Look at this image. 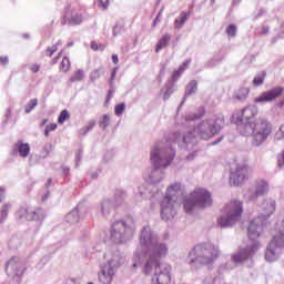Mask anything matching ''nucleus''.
<instances>
[{
	"label": "nucleus",
	"instance_id": "1",
	"mask_svg": "<svg viewBox=\"0 0 284 284\" xmlns=\"http://www.w3.org/2000/svg\"><path fill=\"white\" fill-rule=\"evenodd\" d=\"M140 245L133 255V267H141L144 263V272L150 274L152 266L155 267L159 258L168 256V244L159 240V234L152 231L150 225L144 226L140 233Z\"/></svg>",
	"mask_w": 284,
	"mask_h": 284
},
{
	"label": "nucleus",
	"instance_id": "2",
	"mask_svg": "<svg viewBox=\"0 0 284 284\" xmlns=\"http://www.w3.org/2000/svg\"><path fill=\"white\" fill-rule=\"evenodd\" d=\"M225 125L223 115H217L215 120H203L200 122L194 130L187 129L186 131H178L169 135V140L173 145H179L183 150H192L197 143L196 135L203 141H207L219 134Z\"/></svg>",
	"mask_w": 284,
	"mask_h": 284
},
{
	"label": "nucleus",
	"instance_id": "3",
	"mask_svg": "<svg viewBox=\"0 0 284 284\" xmlns=\"http://www.w3.org/2000/svg\"><path fill=\"white\" fill-rule=\"evenodd\" d=\"M256 114H258V106L256 104L248 105L242 110L236 124L240 128V134L242 136H253V145L258 146L267 141V136L272 134V124L263 118L254 121Z\"/></svg>",
	"mask_w": 284,
	"mask_h": 284
},
{
	"label": "nucleus",
	"instance_id": "4",
	"mask_svg": "<svg viewBox=\"0 0 284 284\" xmlns=\"http://www.w3.org/2000/svg\"><path fill=\"white\" fill-rule=\"evenodd\" d=\"M175 156L176 150H174V144L169 139L162 140L153 146L151 150V163L153 170L149 175L153 185L163 181V176H165V171L163 170L172 164Z\"/></svg>",
	"mask_w": 284,
	"mask_h": 284
},
{
	"label": "nucleus",
	"instance_id": "5",
	"mask_svg": "<svg viewBox=\"0 0 284 284\" xmlns=\"http://www.w3.org/2000/svg\"><path fill=\"white\" fill-rule=\"evenodd\" d=\"M265 225V221L263 217H255L251 221L247 235L251 241H253L250 245L244 248H240L235 254L232 255V261L235 263H245L248 258H252L256 252H258L260 244L256 241L261 236V232H263V226Z\"/></svg>",
	"mask_w": 284,
	"mask_h": 284
},
{
	"label": "nucleus",
	"instance_id": "6",
	"mask_svg": "<svg viewBox=\"0 0 284 284\" xmlns=\"http://www.w3.org/2000/svg\"><path fill=\"white\" fill-rule=\"evenodd\" d=\"M265 225V221L263 217H255L251 221L247 235L251 241H253L250 245L244 248H240L235 254L232 255V261L235 263H245L248 258H252L256 252H258L260 244L256 241L261 236V232H263V226Z\"/></svg>",
	"mask_w": 284,
	"mask_h": 284
},
{
	"label": "nucleus",
	"instance_id": "7",
	"mask_svg": "<svg viewBox=\"0 0 284 284\" xmlns=\"http://www.w3.org/2000/svg\"><path fill=\"white\" fill-rule=\"evenodd\" d=\"M215 258H219V246L212 243L197 244L189 252L186 262L192 270H199L201 265H210Z\"/></svg>",
	"mask_w": 284,
	"mask_h": 284
},
{
	"label": "nucleus",
	"instance_id": "8",
	"mask_svg": "<svg viewBox=\"0 0 284 284\" xmlns=\"http://www.w3.org/2000/svg\"><path fill=\"white\" fill-rule=\"evenodd\" d=\"M134 220L116 221L111 226V241L116 244L128 243L134 236Z\"/></svg>",
	"mask_w": 284,
	"mask_h": 284
},
{
	"label": "nucleus",
	"instance_id": "9",
	"mask_svg": "<svg viewBox=\"0 0 284 284\" xmlns=\"http://www.w3.org/2000/svg\"><path fill=\"white\" fill-rule=\"evenodd\" d=\"M243 214V202L233 201L225 205L222 211V216L217 219V225L220 227H234L236 222Z\"/></svg>",
	"mask_w": 284,
	"mask_h": 284
},
{
	"label": "nucleus",
	"instance_id": "10",
	"mask_svg": "<svg viewBox=\"0 0 284 284\" xmlns=\"http://www.w3.org/2000/svg\"><path fill=\"white\" fill-rule=\"evenodd\" d=\"M181 192V183H175L168 187L166 195L161 202V219L162 221H170L176 216V195Z\"/></svg>",
	"mask_w": 284,
	"mask_h": 284
},
{
	"label": "nucleus",
	"instance_id": "11",
	"mask_svg": "<svg viewBox=\"0 0 284 284\" xmlns=\"http://www.w3.org/2000/svg\"><path fill=\"white\" fill-rule=\"evenodd\" d=\"M212 206V194L205 189H196L191 195L184 200V210L187 214H192L194 207L205 210Z\"/></svg>",
	"mask_w": 284,
	"mask_h": 284
},
{
	"label": "nucleus",
	"instance_id": "12",
	"mask_svg": "<svg viewBox=\"0 0 284 284\" xmlns=\"http://www.w3.org/2000/svg\"><path fill=\"white\" fill-rule=\"evenodd\" d=\"M140 267H142V272L145 274V276L154 274L158 284L172 283V266L168 263H161V258H158L155 266H152L150 273H145V263L140 265Z\"/></svg>",
	"mask_w": 284,
	"mask_h": 284
},
{
	"label": "nucleus",
	"instance_id": "13",
	"mask_svg": "<svg viewBox=\"0 0 284 284\" xmlns=\"http://www.w3.org/2000/svg\"><path fill=\"white\" fill-rule=\"evenodd\" d=\"M284 244V232L280 231L273 236V240L268 243L265 252V258L268 263L276 261L281 256V250Z\"/></svg>",
	"mask_w": 284,
	"mask_h": 284
},
{
	"label": "nucleus",
	"instance_id": "14",
	"mask_svg": "<svg viewBox=\"0 0 284 284\" xmlns=\"http://www.w3.org/2000/svg\"><path fill=\"white\" fill-rule=\"evenodd\" d=\"M104 260L106 261L104 265L115 270V272L125 263V256H123V253L116 246H110L105 250Z\"/></svg>",
	"mask_w": 284,
	"mask_h": 284
},
{
	"label": "nucleus",
	"instance_id": "15",
	"mask_svg": "<svg viewBox=\"0 0 284 284\" xmlns=\"http://www.w3.org/2000/svg\"><path fill=\"white\" fill-rule=\"evenodd\" d=\"M270 192V182L265 180H256L254 187H251L244 194L246 201L254 203L258 197L265 196Z\"/></svg>",
	"mask_w": 284,
	"mask_h": 284
},
{
	"label": "nucleus",
	"instance_id": "16",
	"mask_svg": "<svg viewBox=\"0 0 284 284\" xmlns=\"http://www.w3.org/2000/svg\"><path fill=\"white\" fill-rule=\"evenodd\" d=\"M252 173V169L247 166L246 164H237L235 169L231 170L230 174V183L231 185L239 186L244 181H247L250 179V174Z\"/></svg>",
	"mask_w": 284,
	"mask_h": 284
},
{
	"label": "nucleus",
	"instance_id": "17",
	"mask_svg": "<svg viewBox=\"0 0 284 284\" xmlns=\"http://www.w3.org/2000/svg\"><path fill=\"white\" fill-rule=\"evenodd\" d=\"M4 272L7 276H23L26 262L18 256H13L6 263Z\"/></svg>",
	"mask_w": 284,
	"mask_h": 284
},
{
	"label": "nucleus",
	"instance_id": "18",
	"mask_svg": "<svg viewBox=\"0 0 284 284\" xmlns=\"http://www.w3.org/2000/svg\"><path fill=\"white\" fill-rule=\"evenodd\" d=\"M283 92V87H275L268 91L262 92L254 101L255 103H272V101H276Z\"/></svg>",
	"mask_w": 284,
	"mask_h": 284
},
{
	"label": "nucleus",
	"instance_id": "19",
	"mask_svg": "<svg viewBox=\"0 0 284 284\" xmlns=\"http://www.w3.org/2000/svg\"><path fill=\"white\" fill-rule=\"evenodd\" d=\"M88 214V207L85 204H78V207H74L64 217L65 223H69L70 225H74L79 223L81 220V216H85Z\"/></svg>",
	"mask_w": 284,
	"mask_h": 284
},
{
	"label": "nucleus",
	"instance_id": "20",
	"mask_svg": "<svg viewBox=\"0 0 284 284\" xmlns=\"http://www.w3.org/2000/svg\"><path fill=\"white\" fill-rule=\"evenodd\" d=\"M116 275V270L111 268L106 264L100 265V271L98 272V281L101 284H112L114 276Z\"/></svg>",
	"mask_w": 284,
	"mask_h": 284
},
{
	"label": "nucleus",
	"instance_id": "21",
	"mask_svg": "<svg viewBox=\"0 0 284 284\" xmlns=\"http://www.w3.org/2000/svg\"><path fill=\"white\" fill-rule=\"evenodd\" d=\"M116 210V205L112 201V199H103L98 204V212H100L101 216L103 219H108L110 214H114V211Z\"/></svg>",
	"mask_w": 284,
	"mask_h": 284
},
{
	"label": "nucleus",
	"instance_id": "22",
	"mask_svg": "<svg viewBox=\"0 0 284 284\" xmlns=\"http://www.w3.org/2000/svg\"><path fill=\"white\" fill-rule=\"evenodd\" d=\"M20 216L26 219V221H43L45 219V212L42 209H37L36 211H29L28 209H20Z\"/></svg>",
	"mask_w": 284,
	"mask_h": 284
},
{
	"label": "nucleus",
	"instance_id": "23",
	"mask_svg": "<svg viewBox=\"0 0 284 284\" xmlns=\"http://www.w3.org/2000/svg\"><path fill=\"white\" fill-rule=\"evenodd\" d=\"M262 210L263 212L257 216L261 217L264 222L267 221L268 216H272L276 210V202L273 200H265L262 203Z\"/></svg>",
	"mask_w": 284,
	"mask_h": 284
},
{
	"label": "nucleus",
	"instance_id": "24",
	"mask_svg": "<svg viewBox=\"0 0 284 284\" xmlns=\"http://www.w3.org/2000/svg\"><path fill=\"white\" fill-rule=\"evenodd\" d=\"M199 90V82L196 80H192L190 83L186 84L184 97L182 99V102L178 106V111L183 108V104L185 101H187V97H192V94H196V91Z\"/></svg>",
	"mask_w": 284,
	"mask_h": 284
},
{
	"label": "nucleus",
	"instance_id": "25",
	"mask_svg": "<svg viewBox=\"0 0 284 284\" xmlns=\"http://www.w3.org/2000/svg\"><path fill=\"white\" fill-rule=\"evenodd\" d=\"M203 116H205V108H200L197 113L190 112L184 116V125H194V122L203 119Z\"/></svg>",
	"mask_w": 284,
	"mask_h": 284
},
{
	"label": "nucleus",
	"instance_id": "26",
	"mask_svg": "<svg viewBox=\"0 0 284 284\" xmlns=\"http://www.w3.org/2000/svg\"><path fill=\"white\" fill-rule=\"evenodd\" d=\"M128 199V192L123 189H116L113 194V199L111 200L115 207H121L123 203H125Z\"/></svg>",
	"mask_w": 284,
	"mask_h": 284
},
{
	"label": "nucleus",
	"instance_id": "27",
	"mask_svg": "<svg viewBox=\"0 0 284 284\" xmlns=\"http://www.w3.org/2000/svg\"><path fill=\"white\" fill-rule=\"evenodd\" d=\"M13 150L18 152L22 159H26L30 154V144L18 141V143L13 145Z\"/></svg>",
	"mask_w": 284,
	"mask_h": 284
},
{
	"label": "nucleus",
	"instance_id": "28",
	"mask_svg": "<svg viewBox=\"0 0 284 284\" xmlns=\"http://www.w3.org/2000/svg\"><path fill=\"white\" fill-rule=\"evenodd\" d=\"M190 18V12H181L180 17L175 19V28L176 30H181L183 26H185V22Z\"/></svg>",
	"mask_w": 284,
	"mask_h": 284
},
{
	"label": "nucleus",
	"instance_id": "29",
	"mask_svg": "<svg viewBox=\"0 0 284 284\" xmlns=\"http://www.w3.org/2000/svg\"><path fill=\"white\" fill-rule=\"evenodd\" d=\"M169 43H170V34H164L156 43L155 52H161V50H163V48H166Z\"/></svg>",
	"mask_w": 284,
	"mask_h": 284
},
{
	"label": "nucleus",
	"instance_id": "30",
	"mask_svg": "<svg viewBox=\"0 0 284 284\" xmlns=\"http://www.w3.org/2000/svg\"><path fill=\"white\" fill-rule=\"evenodd\" d=\"M12 205L4 204L0 209V225H3L6 223V219H8V212H10Z\"/></svg>",
	"mask_w": 284,
	"mask_h": 284
},
{
	"label": "nucleus",
	"instance_id": "31",
	"mask_svg": "<svg viewBox=\"0 0 284 284\" xmlns=\"http://www.w3.org/2000/svg\"><path fill=\"white\" fill-rule=\"evenodd\" d=\"M247 94H250V89L241 88L235 92V99H237V101H245L247 99Z\"/></svg>",
	"mask_w": 284,
	"mask_h": 284
},
{
	"label": "nucleus",
	"instance_id": "32",
	"mask_svg": "<svg viewBox=\"0 0 284 284\" xmlns=\"http://www.w3.org/2000/svg\"><path fill=\"white\" fill-rule=\"evenodd\" d=\"M39 105V100L37 98L31 99L24 106L26 114H30Z\"/></svg>",
	"mask_w": 284,
	"mask_h": 284
},
{
	"label": "nucleus",
	"instance_id": "33",
	"mask_svg": "<svg viewBox=\"0 0 284 284\" xmlns=\"http://www.w3.org/2000/svg\"><path fill=\"white\" fill-rule=\"evenodd\" d=\"M162 92H164L163 100L168 101V99H170V97H172V94H174V88H173L172 83H168L165 85V89H162Z\"/></svg>",
	"mask_w": 284,
	"mask_h": 284
},
{
	"label": "nucleus",
	"instance_id": "34",
	"mask_svg": "<svg viewBox=\"0 0 284 284\" xmlns=\"http://www.w3.org/2000/svg\"><path fill=\"white\" fill-rule=\"evenodd\" d=\"M94 125H97V121H94V120L89 121L87 126L80 129V134L82 136H85V134H88V132H91L94 129Z\"/></svg>",
	"mask_w": 284,
	"mask_h": 284
},
{
	"label": "nucleus",
	"instance_id": "35",
	"mask_svg": "<svg viewBox=\"0 0 284 284\" xmlns=\"http://www.w3.org/2000/svg\"><path fill=\"white\" fill-rule=\"evenodd\" d=\"M83 70L79 69L73 77L70 78L71 83H74L77 81H83Z\"/></svg>",
	"mask_w": 284,
	"mask_h": 284
},
{
	"label": "nucleus",
	"instance_id": "36",
	"mask_svg": "<svg viewBox=\"0 0 284 284\" xmlns=\"http://www.w3.org/2000/svg\"><path fill=\"white\" fill-rule=\"evenodd\" d=\"M101 74H103V68L93 70L90 73L91 81H97L98 79H101Z\"/></svg>",
	"mask_w": 284,
	"mask_h": 284
},
{
	"label": "nucleus",
	"instance_id": "37",
	"mask_svg": "<svg viewBox=\"0 0 284 284\" xmlns=\"http://www.w3.org/2000/svg\"><path fill=\"white\" fill-rule=\"evenodd\" d=\"M68 119H70V112H68V110H62L58 118V123L63 124Z\"/></svg>",
	"mask_w": 284,
	"mask_h": 284
},
{
	"label": "nucleus",
	"instance_id": "38",
	"mask_svg": "<svg viewBox=\"0 0 284 284\" xmlns=\"http://www.w3.org/2000/svg\"><path fill=\"white\" fill-rule=\"evenodd\" d=\"M265 77H266V73H265V71H263L261 74L256 75L253 79V84L254 85H263V81H265Z\"/></svg>",
	"mask_w": 284,
	"mask_h": 284
},
{
	"label": "nucleus",
	"instance_id": "39",
	"mask_svg": "<svg viewBox=\"0 0 284 284\" xmlns=\"http://www.w3.org/2000/svg\"><path fill=\"white\" fill-rule=\"evenodd\" d=\"M83 18L79 14L71 17L69 23L70 26H81Z\"/></svg>",
	"mask_w": 284,
	"mask_h": 284
},
{
	"label": "nucleus",
	"instance_id": "40",
	"mask_svg": "<svg viewBox=\"0 0 284 284\" xmlns=\"http://www.w3.org/2000/svg\"><path fill=\"white\" fill-rule=\"evenodd\" d=\"M114 112L116 116H121L123 112H125V102L116 104L114 108Z\"/></svg>",
	"mask_w": 284,
	"mask_h": 284
},
{
	"label": "nucleus",
	"instance_id": "41",
	"mask_svg": "<svg viewBox=\"0 0 284 284\" xmlns=\"http://www.w3.org/2000/svg\"><path fill=\"white\" fill-rule=\"evenodd\" d=\"M108 125H110V115L104 114L102 116V120L100 121V128H102V130H105V128H108Z\"/></svg>",
	"mask_w": 284,
	"mask_h": 284
},
{
	"label": "nucleus",
	"instance_id": "42",
	"mask_svg": "<svg viewBox=\"0 0 284 284\" xmlns=\"http://www.w3.org/2000/svg\"><path fill=\"white\" fill-rule=\"evenodd\" d=\"M58 45H61V41H59L57 44L47 48V57H52L57 50H59Z\"/></svg>",
	"mask_w": 284,
	"mask_h": 284
},
{
	"label": "nucleus",
	"instance_id": "43",
	"mask_svg": "<svg viewBox=\"0 0 284 284\" xmlns=\"http://www.w3.org/2000/svg\"><path fill=\"white\" fill-rule=\"evenodd\" d=\"M183 72H185V68H183V67H180L179 70L174 71L172 74L173 81H179V79L181 78V74H183Z\"/></svg>",
	"mask_w": 284,
	"mask_h": 284
},
{
	"label": "nucleus",
	"instance_id": "44",
	"mask_svg": "<svg viewBox=\"0 0 284 284\" xmlns=\"http://www.w3.org/2000/svg\"><path fill=\"white\" fill-rule=\"evenodd\" d=\"M118 34H123V24L116 23L113 27V37H118Z\"/></svg>",
	"mask_w": 284,
	"mask_h": 284
},
{
	"label": "nucleus",
	"instance_id": "45",
	"mask_svg": "<svg viewBox=\"0 0 284 284\" xmlns=\"http://www.w3.org/2000/svg\"><path fill=\"white\" fill-rule=\"evenodd\" d=\"M61 70H63V72H68V70H70V59L65 57L62 59Z\"/></svg>",
	"mask_w": 284,
	"mask_h": 284
},
{
	"label": "nucleus",
	"instance_id": "46",
	"mask_svg": "<svg viewBox=\"0 0 284 284\" xmlns=\"http://www.w3.org/2000/svg\"><path fill=\"white\" fill-rule=\"evenodd\" d=\"M221 61H223V58H214V59H211L206 65L207 68H214V65H219V63H221Z\"/></svg>",
	"mask_w": 284,
	"mask_h": 284
},
{
	"label": "nucleus",
	"instance_id": "47",
	"mask_svg": "<svg viewBox=\"0 0 284 284\" xmlns=\"http://www.w3.org/2000/svg\"><path fill=\"white\" fill-rule=\"evenodd\" d=\"M226 34H229V37H236V26L230 24L226 28Z\"/></svg>",
	"mask_w": 284,
	"mask_h": 284
},
{
	"label": "nucleus",
	"instance_id": "48",
	"mask_svg": "<svg viewBox=\"0 0 284 284\" xmlns=\"http://www.w3.org/2000/svg\"><path fill=\"white\" fill-rule=\"evenodd\" d=\"M116 72H119V69L118 68H114L111 72V78L109 80V85L110 88H113L114 87V79H116Z\"/></svg>",
	"mask_w": 284,
	"mask_h": 284
},
{
	"label": "nucleus",
	"instance_id": "49",
	"mask_svg": "<svg viewBox=\"0 0 284 284\" xmlns=\"http://www.w3.org/2000/svg\"><path fill=\"white\" fill-rule=\"evenodd\" d=\"M19 243L18 237H13L9 241V247H11V250H17V247H19Z\"/></svg>",
	"mask_w": 284,
	"mask_h": 284
},
{
	"label": "nucleus",
	"instance_id": "50",
	"mask_svg": "<svg viewBox=\"0 0 284 284\" xmlns=\"http://www.w3.org/2000/svg\"><path fill=\"white\" fill-rule=\"evenodd\" d=\"M81 159H83V151L78 150L75 153V168H79V163H81Z\"/></svg>",
	"mask_w": 284,
	"mask_h": 284
},
{
	"label": "nucleus",
	"instance_id": "51",
	"mask_svg": "<svg viewBox=\"0 0 284 284\" xmlns=\"http://www.w3.org/2000/svg\"><path fill=\"white\" fill-rule=\"evenodd\" d=\"M276 141L284 139V125L280 126V130L275 133Z\"/></svg>",
	"mask_w": 284,
	"mask_h": 284
},
{
	"label": "nucleus",
	"instance_id": "52",
	"mask_svg": "<svg viewBox=\"0 0 284 284\" xmlns=\"http://www.w3.org/2000/svg\"><path fill=\"white\" fill-rule=\"evenodd\" d=\"M4 116H6V119L3 120V125L8 124V121H10V119H12V110L8 109Z\"/></svg>",
	"mask_w": 284,
	"mask_h": 284
},
{
	"label": "nucleus",
	"instance_id": "53",
	"mask_svg": "<svg viewBox=\"0 0 284 284\" xmlns=\"http://www.w3.org/2000/svg\"><path fill=\"white\" fill-rule=\"evenodd\" d=\"M43 150L45 152V155L43 156V159H45V156H48V154H50V152H52V144H45L43 146Z\"/></svg>",
	"mask_w": 284,
	"mask_h": 284
},
{
	"label": "nucleus",
	"instance_id": "54",
	"mask_svg": "<svg viewBox=\"0 0 284 284\" xmlns=\"http://www.w3.org/2000/svg\"><path fill=\"white\" fill-rule=\"evenodd\" d=\"M6 199V189L3 186H0V203Z\"/></svg>",
	"mask_w": 284,
	"mask_h": 284
},
{
	"label": "nucleus",
	"instance_id": "55",
	"mask_svg": "<svg viewBox=\"0 0 284 284\" xmlns=\"http://www.w3.org/2000/svg\"><path fill=\"white\" fill-rule=\"evenodd\" d=\"M8 61H9L8 55L0 57V63L2 65H8Z\"/></svg>",
	"mask_w": 284,
	"mask_h": 284
},
{
	"label": "nucleus",
	"instance_id": "56",
	"mask_svg": "<svg viewBox=\"0 0 284 284\" xmlns=\"http://www.w3.org/2000/svg\"><path fill=\"white\" fill-rule=\"evenodd\" d=\"M62 174L68 176V174H70V169L68 166H62Z\"/></svg>",
	"mask_w": 284,
	"mask_h": 284
},
{
	"label": "nucleus",
	"instance_id": "57",
	"mask_svg": "<svg viewBox=\"0 0 284 284\" xmlns=\"http://www.w3.org/2000/svg\"><path fill=\"white\" fill-rule=\"evenodd\" d=\"M100 3L102 8L105 10L108 8V3H110V0H100Z\"/></svg>",
	"mask_w": 284,
	"mask_h": 284
},
{
	"label": "nucleus",
	"instance_id": "58",
	"mask_svg": "<svg viewBox=\"0 0 284 284\" xmlns=\"http://www.w3.org/2000/svg\"><path fill=\"white\" fill-rule=\"evenodd\" d=\"M91 50H94V51L99 50V44L94 41L91 42Z\"/></svg>",
	"mask_w": 284,
	"mask_h": 284
},
{
	"label": "nucleus",
	"instance_id": "59",
	"mask_svg": "<svg viewBox=\"0 0 284 284\" xmlns=\"http://www.w3.org/2000/svg\"><path fill=\"white\" fill-rule=\"evenodd\" d=\"M191 60H186L185 62H183L182 65H180V68H184V70H187V65H190Z\"/></svg>",
	"mask_w": 284,
	"mask_h": 284
},
{
	"label": "nucleus",
	"instance_id": "60",
	"mask_svg": "<svg viewBox=\"0 0 284 284\" xmlns=\"http://www.w3.org/2000/svg\"><path fill=\"white\" fill-rule=\"evenodd\" d=\"M112 62L114 63V65H116V63H119V55L113 54L112 55Z\"/></svg>",
	"mask_w": 284,
	"mask_h": 284
},
{
	"label": "nucleus",
	"instance_id": "61",
	"mask_svg": "<svg viewBox=\"0 0 284 284\" xmlns=\"http://www.w3.org/2000/svg\"><path fill=\"white\" fill-rule=\"evenodd\" d=\"M262 34H270V27H263Z\"/></svg>",
	"mask_w": 284,
	"mask_h": 284
},
{
	"label": "nucleus",
	"instance_id": "62",
	"mask_svg": "<svg viewBox=\"0 0 284 284\" xmlns=\"http://www.w3.org/2000/svg\"><path fill=\"white\" fill-rule=\"evenodd\" d=\"M32 72L37 73L40 70V67L38 64H34L31 67Z\"/></svg>",
	"mask_w": 284,
	"mask_h": 284
},
{
	"label": "nucleus",
	"instance_id": "63",
	"mask_svg": "<svg viewBox=\"0 0 284 284\" xmlns=\"http://www.w3.org/2000/svg\"><path fill=\"white\" fill-rule=\"evenodd\" d=\"M54 130H57V124L53 123L49 126V131L54 132Z\"/></svg>",
	"mask_w": 284,
	"mask_h": 284
},
{
	"label": "nucleus",
	"instance_id": "64",
	"mask_svg": "<svg viewBox=\"0 0 284 284\" xmlns=\"http://www.w3.org/2000/svg\"><path fill=\"white\" fill-rule=\"evenodd\" d=\"M65 284H78L74 280H68Z\"/></svg>",
	"mask_w": 284,
	"mask_h": 284
}]
</instances>
